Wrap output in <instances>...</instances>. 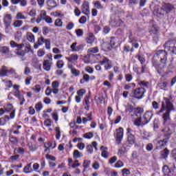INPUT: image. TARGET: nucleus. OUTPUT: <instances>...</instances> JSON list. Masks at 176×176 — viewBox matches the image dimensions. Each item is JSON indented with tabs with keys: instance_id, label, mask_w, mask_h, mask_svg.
I'll list each match as a JSON object with an SVG mask.
<instances>
[{
	"instance_id": "obj_1",
	"label": "nucleus",
	"mask_w": 176,
	"mask_h": 176,
	"mask_svg": "<svg viewBox=\"0 0 176 176\" xmlns=\"http://www.w3.org/2000/svg\"><path fill=\"white\" fill-rule=\"evenodd\" d=\"M164 111H166V112L162 115V119L164 120L163 123L164 124L167 125L169 123H171V118H170V114L171 113V111H174V106L168 99L165 100V102H162L161 109L157 112V115L163 113Z\"/></svg>"
},
{
	"instance_id": "obj_2",
	"label": "nucleus",
	"mask_w": 176,
	"mask_h": 176,
	"mask_svg": "<svg viewBox=\"0 0 176 176\" xmlns=\"http://www.w3.org/2000/svg\"><path fill=\"white\" fill-rule=\"evenodd\" d=\"M166 126H168L167 128L165 129H162V131L164 133V139L159 140L157 142V144L160 146V148H163L167 145V143L168 142V140L171 138V134H173V129H175L176 125L174 123L170 124V122L167 124Z\"/></svg>"
},
{
	"instance_id": "obj_3",
	"label": "nucleus",
	"mask_w": 176,
	"mask_h": 176,
	"mask_svg": "<svg viewBox=\"0 0 176 176\" xmlns=\"http://www.w3.org/2000/svg\"><path fill=\"white\" fill-rule=\"evenodd\" d=\"M173 9H174V6L171 4H165L162 8L158 5H156L154 6L153 13L157 17H162L164 14L170 13Z\"/></svg>"
},
{
	"instance_id": "obj_4",
	"label": "nucleus",
	"mask_w": 176,
	"mask_h": 176,
	"mask_svg": "<svg viewBox=\"0 0 176 176\" xmlns=\"http://www.w3.org/2000/svg\"><path fill=\"white\" fill-rule=\"evenodd\" d=\"M158 58H160V61L161 63H164L166 64L167 61V51L166 50H160L157 51L153 58V60H155L157 61Z\"/></svg>"
},
{
	"instance_id": "obj_5",
	"label": "nucleus",
	"mask_w": 176,
	"mask_h": 176,
	"mask_svg": "<svg viewBox=\"0 0 176 176\" xmlns=\"http://www.w3.org/2000/svg\"><path fill=\"white\" fill-rule=\"evenodd\" d=\"M145 88L144 87H139L134 89L131 94L130 97L132 98H137L138 100H141L144 98V94H145Z\"/></svg>"
},
{
	"instance_id": "obj_6",
	"label": "nucleus",
	"mask_w": 176,
	"mask_h": 176,
	"mask_svg": "<svg viewBox=\"0 0 176 176\" xmlns=\"http://www.w3.org/2000/svg\"><path fill=\"white\" fill-rule=\"evenodd\" d=\"M164 50L172 54H176V40H170L165 43Z\"/></svg>"
},
{
	"instance_id": "obj_7",
	"label": "nucleus",
	"mask_w": 176,
	"mask_h": 176,
	"mask_svg": "<svg viewBox=\"0 0 176 176\" xmlns=\"http://www.w3.org/2000/svg\"><path fill=\"white\" fill-rule=\"evenodd\" d=\"M153 67H154L160 75H162L164 72L166 64L164 62H159L155 59H153Z\"/></svg>"
},
{
	"instance_id": "obj_8",
	"label": "nucleus",
	"mask_w": 176,
	"mask_h": 176,
	"mask_svg": "<svg viewBox=\"0 0 176 176\" xmlns=\"http://www.w3.org/2000/svg\"><path fill=\"white\" fill-rule=\"evenodd\" d=\"M153 118V113L152 111H146L142 118V123L143 125L148 124L151 120Z\"/></svg>"
},
{
	"instance_id": "obj_9",
	"label": "nucleus",
	"mask_w": 176,
	"mask_h": 176,
	"mask_svg": "<svg viewBox=\"0 0 176 176\" xmlns=\"http://www.w3.org/2000/svg\"><path fill=\"white\" fill-rule=\"evenodd\" d=\"M115 138L117 144L119 145L123 140V128L120 127L116 130Z\"/></svg>"
},
{
	"instance_id": "obj_10",
	"label": "nucleus",
	"mask_w": 176,
	"mask_h": 176,
	"mask_svg": "<svg viewBox=\"0 0 176 176\" xmlns=\"http://www.w3.org/2000/svg\"><path fill=\"white\" fill-rule=\"evenodd\" d=\"M77 42L73 43L71 46L70 49H72V52H82L83 49H85V45L79 44L78 45Z\"/></svg>"
},
{
	"instance_id": "obj_11",
	"label": "nucleus",
	"mask_w": 176,
	"mask_h": 176,
	"mask_svg": "<svg viewBox=\"0 0 176 176\" xmlns=\"http://www.w3.org/2000/svg\"><path fill=\"white\" fill-rule=\"evenodd\" d=\"M82 12L86 16H89L90 14V8L89 3L87 1H84L81 7Z\"/></svg>"
},
{
	"instance_id": "obj_12",
	"label": "nucleus",
	"mask_w": 176,
	"mask_h": 176,
	"mask_svg": "<svg viewBox=\"0 0 176 176\" xmlns=\"http://www.w3.org/2000/svg\"><path fill=\"white\" fill-rule=\"evenodd\" d=\"M12 19L13 17L10 14H7L4 16L3 21L4 23L6 28H9L10 27V24H12Z\"/></svg>"
},
{
	"instance_id": "obj_13",
	"label": "nucleus",
	"mask_w": 176,
	"mask_h": 176,
	"mask_svg": "<svg viewBox=\"0 0 176 176\" xmlns=\"http://www.w3.org/2000/svg\"><path fill=\"white\" fill-rule=\"evenodd\" d=\"M43 68L45 69V71H50L52 68V63H50V60H44L43 63Z\"/></svg>"
},
{
	"instance_id": "obj_14",
	"label": "nucleus",
	"mask_w": 176,
	"mask_h": 176,
	"mask_svg": "<svg viewBox=\"0 0 176 176\" xmlns=\"http://www.w3.org/2000/svg\"><path fill=\"white\" fill-rule=\"evenodd\" d=\"M127 141L131 145H134L135 144V136L133 134H129L127 135Z\"/></svg>"
},
{
	"instance_id": "obj_15",
	"label": "nucleus",
	"mask_w": 176,
	"mask_h": 176,
	"mask_svg": "<svg viewBox=\"0 0 176 176\" xmlns=\"http://www.w3.org/2000/svg\"><path fill=\"white\" fill-rule=\"evenodd\" d=\"M168 155H170V151L167 149V148H164L161 151V157L162 159H167L168 157Z\"/></svg>"
},
{
	"instance_id": "obj_16",
	"label": "nucleus",
	"mask_w": 176,
	"mask_h": 176,
	"mask_svg": "<svg viewBox=\"0 0 176 176\" xmlns=\"http://www.w3.org/2000/svg\"><path fill=\"white\" fill-rule=\"evenodd\" d=\"M10 44L11 47H17V49H23L24 47V44H17L14 41H11Z\"/></svg>"
},
{
	"instance_id": "obj_17",
	"label": "nucleus",
	"mask_w": 176,
	"mask_h": 176,
	"mask_svg": "<svg viewBox=\"0 0 176 176\" xmlns=\"http://www.w3.org/2000/svg\"><path fill=\"white\" fill-rule=\"evenodd\" d=\"M129 35V39L130 43H132V45H134L137 42V38L133 37V31L129 30L128 31Z\"/></svg>"
},
{
	"instance_id": "obj_18",
	"label": "nucleus",
	"mask_w": 176,
	"mask_h": 176,
	"mask_svg": "<svg viewBox=\"0 0 176 176\" xmlns=\"http://www.w3.org/2000/svg\"><path fill=\"white\" fill-rule=\"evenodd\" d=\"M98 52H99L98 47H94L89 48L87 51V53L88 54L91 55L96 53H98Z\"/></svg>"
},
{
	"instance_id": "obj_19",
	"label": "nucleus",
	"mask_w": 176,
	"mask_h": 176,
	"mask_svg": "<svg viewBox=\"0 0 176 176\" xmlns=\"http://www.w3.org/2000/svg\"><path fill=\"white\" fill-rule=\"evenodd\" d=\"M47 6L49 8H51V9H53L54 8H56L57 6V3L54 0H48L47 2Z\"/></svg>"
},
{
	"instance_id": "obj_20",
	"label": "nucleus",
	"mask_w": 176,
	"mask_h": 176,
	"mask_svg": "<svg viewBox=\"0 0 176 176\" xmlns=\"http://www.w3.org/2000/svg\"><path fill=\"white\" fill-rule=\"evenodd\" d=\"M8 76V69L6 66H3L0 70V76Z\"/></svg>"
},
{
	"instance_id": "obj_21",
	"label": "nucleus",
	"mask_w": 176,
	"mask_h": 176,
	"mask_svg": "<svg viewBox=\"0 0 176 176\" xmlns=\"http://www.w3.org/2000/svg\"><path fill=\"white\" fill-rule=\"evenodd\" d=\"M135 126H138V127H140V126H144L142 124V118H138L134 121Z\"/></svg>"
},
{
	"instance_id": "obj_22",
	"label": "nucleus",
	"mask_w": 176,
	"mask_h": 176,
	"mask_svg": "<svg viewBox=\"0 0 176 176\" xmlns=\"http://www.w3.org/2000/svg\"><path fill=\"white\" fill-rule=\"evenodd\" d=\"M27 38L29 42H35V36L31 32L27 33Z\"/></svg>"
},
{
	"instance_id": "obj_23",
	"label": "nucleus",
	"mask_w": 176,
	"mask_h": 176,
	"mask_svg": "<svg viewBox=\"0 0 176 176\" xmlns=\"http://www.w3.org/2000/svg\"><path fill=\"white\" fill-rule=\"evenodd\" d=\"M85 41L87 43H93L94 42V35H93L92 34H89V36L86 38Z\"/></svg>"
},
{
	"instance_id": "obj_24",
	"label": "nucleus",
	"mask_w": 176,
	"mask_h": 176,
	"mask_svg": "<svg viewBox=\"0 0 176 176\" xmlns=\"http://www.w3.org/2000/svg\"><path fill=\"white\" fill-rule=\"evenodd\" d=\"M0 53H2V54H8V53H9V47L6 46L0 47Z\"/></svg>"
},
{
	"instance_id": "obj_25",
	"label": "nucleus",
	"mask_w": 176,
	"mask_h": 176,
	"mask_svg": "<svg viewBox=\"0 0 176 176\" xmlns=\"http://www.w3.org/2000/svg\"><path fill=\"white\" fill-rule=\"evenodd\" d=\"M73 156L74 159H79V157H82V156H83V154L80 153L79 151L75 150L73 153Z\"/></svg>"
},
{
	"instance_id": "obj_26",
	"label": "nucleus",
	"mask_w": 176,
	"mask_h": 176,
	"mask_svg": "<svg viewBox=\"0 0 176 176\" xmlns=\"http://www.w3.org/2000/svg\"><path fill=\"white\" fill-rule=\"evenodd\" d=\"M25 53H27L26 51H23L21 50V49H16V54H17V56H20L21 57H24V56H25Z\"/></svg>"
},
{
	"instance_id": "obj_27",
	"label": "nucleus",
	"mask_w": 176,
	"mask_h": 176,
	"mask_svg": "<svg viewBox=\"0 0 176 176\" xmlns=\"http://www.w3.org/2000/svg\"><path fill=\"white\" fill-rule=\"evenodd\" d=\"M17 20H27V17L22 12H18L16 16Z\"/></svg>"
},
{
	"instance_id": "obj_28",
	"label": "nucleus",
	"mask_w": 176,
	"mask_h": 176,
	"mask_svg": "<svg viewBox=\"0 0 176 176\" xmlns=\"http://www.w3.org/2000/svg\"><path fill=\"white\" fill-rule=\"evenodd\" d=\"M162 171L165 174V175H167L168 174H170V173H171L170 168H168V166H167V165H164L163 166Z\"/></svg>"
},
{
	"instance_id": "obj_29",
	"label": "nucleus",
	"mask_w": 176,
	"mask_h": 176,
	"mask_svg": "<svg viewBox=\"0 0 176 176\" xmlns=\"http://www.w3.org/2000/svg\"><path fill=\"white\" fill-rule=\"evenodd\" d=\"M13 25L15 28H19L21 27V25H23V21H20V20L14 21Z\"/></svg>"
},
{
	"instance_id": "obj_30",
	"label": "nucleus",
	"mask_w": 176,
	"mask_h": 176,
	"mask_svg": "<svg viewBox=\"0 0 176 176\" xmlns=\"http://www.w3.org/2000/svg\"><path fill=\"white\" fill-rule=\"evenodd\" d=\"M31 166H32V164L30 163L28 164L26 166L24 167L23 168V173H25V174H30V173H31Z\"/></svg>"
},
{
	"instance_id": "obj_31",
	"label": "nucleus",
	"mask_w": 176,
	"mask_h": 176,
	"mask_svg": "<svg viewBox=\"0 0 176 176\" xmlns=\"http://www.w3.org/2000/svg\"><path fill=\"white\" fill-rule=\"evenodd\" d=\"M55 131H56V140H60L61 137V131H60V127H56L55 128Z\"/></svg>"
},
{
	"instance_id": "obj_32",
	"label": "nucleus",
	"mask_w": 176,
	"mask_h": 176,
	"mask_svg": "<svg viewBox=\"0 0 176 176\" xmlns=\"http://www.w3.org/2000/svg\"><path fill=\"white\" fill-rule=\"evenodd\" d=\"M71 72L74 76H79L80 75V72L75 68H72Z\"/></svg>"
},
{
	"instance_id": "obj_33",
	"label": "nucleus",
	"mask_w": 176,
	"mask_h": 176,
	"mask_svg": "<svg viewBox=\"0 0 176 176\" xmlns=\"http://www.w3.org/2000/svg\"><path fill=\"white\" fill-rule=\"evenodd\" d=\"M28 148H29L30 151H31L32 152H35V151H36V146H35V144H32V142H30L28 144Z\"/></svg>"
},
{
	"instance_id": "obj_34",
	"label": "nucleus",
	"mask_w": 176,
	"mask_h": 176,
	"mask_svg": "<svg viewBox=\"0 0 176 176\" xmlns=\"http://www.w3.org/2000/svg\"><path fill=\"white\" fill-rule=\"evenodd\" d=\"M84 138H87V140H90L94 137V135L91 132L86 133L83 135Z\"/></svg>"
},
{
	"instance_id": "obj_35",
	"label": "nucleus",
	"mask_w": 176,
	"mask_h": 176,
	"mask_svg": "<svg viewBox=\"0 0 176 176\" xmlns=\"http://www.w3.org/2000/svg\"><path fill=\"white\" fill-rule=\"evenodd\" d=\"M124 166V164L123 163V162H122L121 160H118L114 165V167H116V168H120Z\"/></svg>"
},
{
	"instance_id": "obj_36",
	"label": "nucleus",
	"mask_w": 176,
	"mask_h": 176,
	"mask_svg": "<svg viewBox=\"0 0 176 176\" xmlns=\"http://www.w3.org/2000/svg\"><path fill=\"white\" fill-rule=\"evenodd\" d=\"M17 99L20 101V105H24V102H25V99L24 98V96L19 95L16 97Z\"/></svg>"
},
{
	"instance_id": "obj_37",
	"label": "nucleus",
	"mask_w": 176,
	"mask_h": 176,
	"mask_svg": "<svg viewBox=\"0 0 176 176\" xmlns=\"http://www.w3.org/2000/svg\"><path fill=\"white\" fill-rule=\"evenodd\" d=\"M10 141L11 144L16 145V144H17V142H19V139H17L14 136H12L10 138Z\"/></svg>"
},
{
	"instance_id": "obj_38",
	"label": "nucleus",
	"mask_w": 176,
	"mask_h": 176,
	"mask_svg": "<svg viewBox=\"0 0 176 176\" xmlns=\"http://www.w3.org/2000/svg\"><path fill=\"white\" fill-rule=\"evenodd\" d=\"M76 34L78 38H80V36H83V30L82 29L76 30Z\"/></svg>"
},
{
	"instance_id": "obj_39",
	"label": "nucleus",
	"mask_w": 176,
	"mask_h": 176,
	"mask_svg": "<svg viewBox=\"0 0 176 176\" xmlns=\"http://www.w3.org/2000/svg\"><path fill=\"white\" fill-rule=\"evenodd\" d=\"M41 89L42 88L41 87V85H36L34 86V87L32 89V90H33V91H35V93H39Z\"/></svg>"
},
{
	"instance_id": "obj_40",
	"label": "nucleus",
	"mask_w": 176,
	"mask_h": 176,
	"mask_svg": "<svg viewBox=\"0 0 176 176\" xmlns=\"http://www.w3.org/2000/svg\"><path fill=\"white\" fill-rule=\"evenodd\" d=\"M42 108H43V105H42V102H41L35 105V109L37 111V112H39Z\"/></svg>"
},
{
	"instance_id": "obj_41",
	"label": "nucleus",
	"mask_w": 176,
	"mask_h": 176,
	"mask_svg": "<svg viewBox=\"0 0 176 176\" xmlns=\"http://www.w3.org/2000/svg\"><path fill=\"white\" fill-rule=\"evenodd\" d=\"M94 6L97 9H104V6H102V5H101V2H100V1H96L94 3Z\"/></svg>"
},
{
	"instance_id": "obj_42",
	"label": "nucleus",
	"mask_w": 176,
	"mask_h": 176,
	"mask_svg": "<svg viewBox=\"0 0 176 176\" xmlns=\"http://www.w3.org/2000/svg\"><path fill=\"white\" fill-rule=\"evenodd\" d=\"M170 156H171V157L173 159V160H175V162H176V148H173V149L171 151Z\"/></svg>"
},
{
	"instance_id": "obj_43",
	"label": "nucleus",
	"mask_w": 176,
	"mask_h": 176,
	"mask_svg": "<svg viewBox=\"0 0 176 176\" xmlns=\"http://www.w3.org/2000/svg\"><path fill=\"white\" fill-rule=\"evenodd\" d=\"M45 157L47 160H52V162H56V157L47 154Z\"/></svg>"
},
{
	"instance_id": "obj_44",
	"label": "nucleus",
	"mask_w": 176,
	"mask_h": 176,
	"mask_svg": "<svg viewBox=\"0 0 176 176\" xmlns=\"http://www.w3.org/2000/svg\"><path fill=\"white\" fill-rule=\"evenodd\" d=\"M55 25L56 27H63V21H61V19H58L55 21Z\"/></svg>"
},
{
	"instance_id": "obj_45",
	"label": "nucleus",
	"mask_w": 176,
	"mask_h": 176,
	"mask_svg": "<svg viewBox=\"0 0 176 176\" xmlns=\"http://www.w3.org/2000/svg\"><path fill=\"white\" fill-rule=\"evenodd\" d=\"M46 41V39H45V38H43V36H41L40 38H38L37 43L38 45H40V46L41 45H43V43H45V41Z\"/></svg>"
},
{
	"instance_id": "obj_46",
	"label": "nucleus",
	"mask_w": 176,
	"mask_h": 176,
	"mask_svg": "<svg viewBox=\"0 0 176 176\" xmlns=\"http://www.w3.org/2000/svg\"><path fill=\"white\" fill-rule=\"evenodd\" d=\"M82 166L84 167V168H89V167H90V161L85 160L82 164Z\"/></svg>"
},
{
	"instance_id": "obj_47",
	"label": "nucleus",
	"mask_w": 176,
	"mask_h": 176,
	"mask_svg": "<svg viewBox=\"0 0 176 176\" xmlns=\"http://www.w3.org/2000/svg\"><path fill=\"white\" fill-rule=\"evenodd\" d=\"M110 45L113 48L116 47V42L115 41V37H111Z\"/></svg>"
},
{
	"instance_id": "obj_48",
	"label": "nucleus",
	"mask_w": 176,
	"mask_h": 176,
	"mask_svg": "<svg viewBox=\"0 0 176 176\" xmlns=\"http://www.w3.org/2000/svg\"><path fill=\"white\" fill-rule=\"evenodd\" d=\"M74 25H75V24H74V23L70 22L67 25L66 30L71 31V30H72V28H74Z\"/></svg>"
},
{
	"instance_id": "obj_49",
	"label": "nucleus",
	"mask_w": 176,
	"mask_h": 176,
	"mask_svg": "<svg viewBox=\"0 0 176 176\" xmlns=\"http://www.w3.org/2000/svg\"><path fill=\"white\" fill-rule=\"evenodd\" d=\"M86 21H87V18L85 16H81L79 19L80 24H85Z\"/></svg>"
},
{
	"instance_id": "obj_50",
	"label": "nucleus",
	"mask_w": 176,
	"mask_h": 176,
	"mask_svg": "<svg viewBox=\"0 0 176 176\" xmlns=\"http://www.w3.org/2000/svg\"><path fill=\"white\" fill-rule=\"evenodd\" d=\"M77 94L80 97H82L84 94H86V90L82 89L77 91Z\"/></svg>"
},
{
	"instance_id": "obj_51",
	"label": "nucleus",
	"mask_w": 176,
	"mask_h": 176,
	"mask_svg": "<svg viewBox=\"0 0 176 176\" xmlns=\"http://www.w3.org/2000/svg\"><path fill=\"white\" fill-rule=\"evenodd\" d=\"M87 151L88 152V153H93V146L91 144H88L87 146Z\"/></svg>"
},
{
	"instance_id": "obj_52",
	"label": "nucleus",
	"mask_w": 176,
	"mask_h": 176,
	"mask_svg": "<svg viewBox=\"0 0 176 176\" xmlns=\"http://www.w3.org/2000/svg\"><path fill=\"white\" fill-rule=\"evenodd\" d=\"M56 67L59 69L63 68V67H64V61L58 60L56 63Z\"/></svg>"
},
{
	"instance_id": "obj_53",
	"label": "nucleus",
	"mask_w": 176,
	"mask_h": 176,
	"mask_svg": "<svg viewBox=\"0 0 176 176\" xmlns=\"http://www.w3.org/2000/svg\"><path fill=\"white\" fill-rule=\"evenodd\" d=\"M45 21H46L48 24H52L53 23V20L52 19V17L47 16L44 18Z\"/></svg>"
},
{
	"instance_id": "obj_54",
	"label": "nucleus",
	"mask_w": 176,
	"mask_h": 176,
	"mask_svg": "<svg viewBox=\"0 0 176 176\" xmlns=\"http://www.w3.org/2000/svg\"><path fill=\"white\" fill-rule=\"evenodd\" d=\"M152 107L154 109H159L160 104L156 101L152 102Z\"/></svg>"
},
{
	"instance_id": "obj_55",
	"label": "nucleus",
	"mask_w": 176,
	"mask_h": 176,
	"mask_svg": "<svg viewBox=\"0 0 176 176\" xmlns=\"http://www.w3.org/2000/svg\"><path fill=\"white\" fill-rule=\"evenodd\" d=\"M52 86L53 89H58V86H60V83H58V81H54L52 83Z\"/></svg>"
},
{
	"instance_id": "obj_56",
	"label": "nucleus",
	"mask_w": 176,
	"mask_h": 176,
	"mask_svg": "<svg viewBox=\"0 0 176 176\" xmlns=\"http://www.w3.org/2000/svg\"><path fill=\"white\" fill-rule=\"evenodd\" d=\"M125 79L126 82H131V80H133V76L131 74H126Z\"/></svg>"
},
{
	"instance_id": "obj_57",
	"label": "nucleus",
	"mask_w": 176,
	"mask_h": 176,
	"mask_svg": "<svg viewBox=\"0 0 176 176\" xmlns=\"http://www.w3.org/2000/svg\"><path fill=\"white\" fill-rule=\"evenodd\" d=\"M44 124L46 127H50L52 126V121L49 119H47L44 121Z\"/></svg>"
},
{
	"instance_id": "obj_58",
	"label": "nucleus",
	"mask_w": 176,
	"mask_h": 176,
	"mask_svg": "<svg viewBox=\"0 0 176 176\" xmlns=\"http://www.w3.org/2000/svg\"><path fill=\"white\" fill-rule=\"evenodd\" d=\"M118 160V157L116 156L112 157L111 158L109 159V163L110 164H113Z\"/></svg>"
},
{
	"instance_id": "obj_59",
	"label": "nucleus",
	"mask_w": 176,
	"mask_h": 176,
	"mask_svg": "<svg viewBox=\"0 0 176 176\" xmlns=\"http://www.w3.org/2000/svg\"><path fill=\"white\" fill-rule=\"evenodd\" d=\"M137 58L141 64H144V63H145V58L143 56H142L141 55H138Z\"/></svg>"
},
{
	"instance_id": "obj_60",
	"label": "nucleus",
	"mask_w": 176,
	"mask_h": 176,
	"mask_svg": "<svg viewBox=\"0 0 176 176\" xmlns=\"http://www.w3.org/2000/svg\"><path fill=\"white\" fill-rule=\"evenodd\" d=\"M85 71L88 72V74H93L94 72V70L93 69V67H91L90 66H87L85 68Z\"/></svg>"
},
{
	"instance_id": "obj_61",
	"label": "nucleus",
	"mask_w": 176,
	"mask_h": 176,
	"mask_svg": "<svg viewBox=\"0 0 176 176\" xmlns=\"http://www.w3.org/2000/svg\"><path fill=\"white\" fill-rule=\"evenodd\" d=\"M37 54H38V57H43V56H45V50L40 49L38 51Z\"/></svg>"
},
{
	"instance_id": "obj_62",
	"label": "nucleus",
	"mask_w": 176,
	"mask_h": 176,
	"mask_svg": "<svg viewBox=\"0 0 176 176\" xmlns=\"http://www.w3.org/2000/svg\"><path fill=\"white\" fill-rule=\"evenodd\" d=\"M101 155L102 156V157H104L105 159H107L108 156H109V154L108 153V152L107 151L103 150L102 151Z\"/></svg>"
},
{
	"instance_id": "obj_63",
	"label": "nucleus",
	"mask_w": 176,
	"mask_h": 176,
	"mask_svg": "<svg viewBox=\"0 0 176 176\" xmlns=\"http://www.w3.org/2000/svg\"><path fill=\"white\" fill-rule=\"evenodd\" d=\"M44 43H45L46 49H50V39H45Z\"/></svg>"
},
{
	"instance_id": "obj_64",
	"label": "nucleus",
	"mask_w": 176,
	"mask_h": 176,
	"mask_svg": "<svg viewBox=\"0 0 176 176\" xmlns=\"http://www.w3.org/2000/svg\"><path fill=\"white\" fill-rule=\"evenodd\" d=\"M50 31H49V28L47 27H43V35H47V34H49Z\"/></svg>"
}]
</instances>
